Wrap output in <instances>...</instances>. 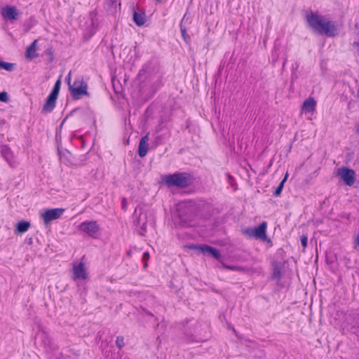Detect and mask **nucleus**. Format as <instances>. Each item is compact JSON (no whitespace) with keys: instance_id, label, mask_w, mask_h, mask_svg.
Masks as SVG:
<instances>
[{"instance_id":"obj_1","label":"nucleus","mask_w":359,"mask_h":359,"mask_svg":"<svg viewBox=\"0 0 359 359\" xmlns=\"http://www.w3.org/2000/svg\"><path fill=\"white\" fill-rule=\"evenodd\" d=\"M306 21L309 27L319 34L327 36H335L338 34L335 22L317 13H311L306 15Z\"/></svg>"},{"instance_id":"obj_2","label":"nucleus","mask_w":359,"mask_h":359,"mask_svg":"<svg viewBox=\"0 0 359 359\" xmlns=\"http://www.w3.org/2000/svg\"><path fill=\"white\" fill-rule=\"evenodd\" d=\"M134 225L139 227V233L144 236L147 232V222H153V215L142 207H137L134 212Z\"/></svg>"},{"instance_id":"obj_3","label":"nucleus","mask_w":359,"mask_h":359,"mask_svg":"<svg viewBox=\"0 0 359 359\" xmlns=\"http://www.w3.org/2000/svg\"><path fill=\"white\" fill-rule=\"evenodd\" d=\"M163 180L169 187H186L191 183L190 175L185 172L165 175Z\"/></svg>"},{"instance_id":"obj_4","label":"nucleus","mask_w":359,"mask_h":359,"mask_svg":"<svg viewBox=\"0 0 359 359\" xmlns=\"http://www.w3.org/2000/svg\"><path fill=\"white\" fill-rule=\"evenodd\" d=\"M342 330L355 336L359 341V313H352L346 316L342 323Z\"/></svg>"},{"instance_id":"obj_5","label":"nucleus","mask_w":359,"mask_h":359,"mask_svg":"<svg viewBox=\"0 0 359 359\" xmlns=\"http://www.w3.org/2000/svg\"><path fill=\"white\" fill-rule=\"evenodd\" d=\"M71 96L74 100H79L83 96L88 95V85L82 78H77L72 85H69Z\"/></svg>"},{"instance_id":"obj_6","label":"nucleus","mask_w":359,"mask_h":359,"mask_svg":"<svg viewBox=\"0 0 359 359\" xmlns=\"http://www.w3.org/2000/svg\"><path fill=\"white\" fill-rule=\"evenodd\" d=\"M78 230L93 238H97L100 232V226L96 221H85L79 224Z\"/></svg>"},{"instance_id":"obj_7","label":"nucleus","mask_w":359,"mask_h":359,"mask_svg":"<svg viewBox=\"0 0 359 359\" xmlns=\"http://www.w3.org/2000/svg\"><path fill=\"white\" fill-rule=\"evenodd\" d=\"M64 208H53L45 210L40 214V217L46 226H48L52 221L60 218L65 212Z\"/></svg>"},{"instance_id":"obj_8","label":"nucleus","mask_w":359,"mask_h":359,"mask_svg":"<svg viewBox=\"0 0 359 359\" xmlns=\"http://www.w3.org/2000/svg\"><path fill=\"white\" fill-rule=\"evenodd\" d=\"M72 279L74 281L86 280L88 277L87 269L83 262L74 263L72 266Z\"/></svg>"},{"instance_id":"obj_9","label":"nucleus","mask_w":359,"mask_h":359,"mask_svg":"<svg viewBox=\"0 0 359 359\" xmlns=\"http://www.w3.org/2000/svg\"><path fill=\"white\" fill-rule=\"evenodd\" d=\"M337 175L348 186H352L355 183V172L353 170L345 167L340 168L337 170Z\"/></svg>"},{"instance_id":"obj_10","label":"nucleus","mask_w":359,"mask_h":359,"mask_svg":"<svg viewBox=\"0 0 359 359\" xmlns=\"http://www.w3.org/2000/svg\"><path fill=\"white\" fill-rule=\"evenodd\" d=\"M1 155L11 168L18 165L14 153L8 145H2L0 147Z\"/></svg>"},{"instance_id":"obj_11","label":"nucleus","mask_w":359,"mask_h":359,"mask_svg":"<svg viewBox=\"0 0 359 359\" xmlns=\"http://www.w3.org/2000/svg\"><path fill=\"white\" fill-rule=\"evenodd\" d=\"M1 14L6 20H15L20 16V12L15 6H6L1 9Z\"/></svg>"},{"instance_id":"obj_12","label":"nucleus","mask_w":359,"mask_h":359,"mask_svg":"<svg viewBox=\"0 0 359 359\" xmlns=\"http://www.w3.org/2000/svg\"><path fill=\"white\" fill-rule=\"evenodd\" d=\"M193 248L200 250L204 255H208L217 260L221 259V255L218 250L208 245H194Z\"/></svg>"},{"instance_id":"obj_13","label":"nucleus","mask_w":359,"mask_h":359,"mask_svg":"<svg viewBox=\"0 0 359 359\" xmlns=\"http://www.w3.org/2000/svg\"><path fill=\"white\" fill-rule=\"evenodd\" d=\"M316 109V102L313 97H309L304 100L302 105V113H311L313 114Z\"/></svg>"},{"instance_id":"obj_14","label":"nucleus","mask_w":359,"mask_h":359,"mask_svg":"<svg viewBox=\"0 0 359 359\" xmlns=\"http://www.w3.org/2000/svg\"><path fill=\"white\" fill-rule=\"evenodd\" d=\"M149 133L141 138L138 146V154L140 157H144L147 155L149 147Z\"/></svg>"},{"instance_id":"obj_15","label":"nucleus","mask_w":359,"mask_h":359,"mask_svg":"<svg viewBox=\"0 0 359 359\" xmlns=\"http://www.w3.org/2000/svg\"><path fill=\"white\" fill-rule=\"evenodd\" d=\"M266 227V222H263L257 227L254 228L255 238L262 241H266L267 238Z\"/></svg>"},{"instance_id":"obj_16","label":"nucleus","mask_w":359,"mask_h":359,"mask_svg":"<svg viewBox=\"0 0 359 359\" xmlns=\"http://www.w3.org/2000/svg\"><path fill=\"white\" fill-rule=\"evenodd\" d=\"M56 100L57 98L48 95L42 107L41 112L43 114L50 113L55 107Z\"/></svg>"},{"instance_id":"obj_17","label":"nucleus","mask_w":359,"mask_h":359,"mask_svg":"<svg viewBox=\"0 0 359 359\" xmlns=\"http://www.w3.org/2000/svg\"><path fill=\"white\" fill-rule=\"evenodd\" d=\"M38 40H34L27 48L25 55L26 57L32 60L38 57V54L36 53V44Z\"/></svg>"},{"instance_id":"obj_18","label":"nucleus","mask_w":359,"mask_h":359,"mask_svg":"<svg viewBox=\"0 0 359 359\" xmlns=\"http://www.w3.org/2000/svg\"><path fill=\"white\" fill-rule=\"evenodd\" d=\"M177 210H178V217H179L180 222L183 224H187L188 218H189V216L186 217L185 215H184V213H185L187 215L188 213V212L189 211V208H187V207H185L183 205H180Z\"/></svg>"},{"instance_id":"obj_19","label":"nucleus","mask_w":359,"mask_h":359,"mask_svg":"<svg viewBox=\"0 0 359 359\" xmlns=\"http://www.w3.org/2000/svg\"><path fill=\"white\" fill-rule=\"evenodd\" d=\"M133 20L137 26H142L146 22L145 13L144 11L138 13L135 11L133 12Z\"/></svg>"},{"instance_id":"obj_20","label":"nucleus","mask_w":359,"mask_h":359,"mask_svg":"<svg viewBox=\"0 0 359 359\" xmlns=\"http://www.w3.org/2000/svg\"><path fill=\"white\" fill-rule=\"evenodd\" d=\"M29 226H30V223L29 222L21 221L17 224L15 231H18V233H25L29 229Z\"/></svg>"},{"instance_id":"obj_21","label":"nucleus","mask_w":359,"mask_h":359,"mask_svg":"<svg viewBox=\"0 0 359 359\" xmlns=\"http://www.w3.org/2000/svg\"><path fill=\"white\" fill-rule=\"evenodd\" d=\"M60 86H61V81L59 79L55 82V83L54 85V87H53L52 91L50 92V93L49 94V95L51 96V97H54L55 98H57V96H58V94H59V92H60Z\"/></svg>"},{"instance_id":"obj_22","label":"nucleus","mask_w":359,"mask_h":359,"mask_svg":"<svg viewBox=\"0 0 359 359\" xmlns=\"http://www.w3.org/2000/svg\"><path fill=\"white\" fill-rule=\"evenodd\" d=\"M287 177H288V174L286 173L285 177L283 178V180L280 182V183L279 184V185L278 186V187L276 188V189L275 190L274 193H273V195L275 196H278L282 190H283V186H284V183L285 182V181L287 180Z\"/></svg>"},{"instance_id":"obj_23","label":"nucleus","mask_w":359,"mask_h":359,"mask_svg":"<svg viewBox=\"0 0 359 359\" xmlns=\"http://www.w3.org/2000/svg\"><path fill=\"white\" fill-rule=\"evenodd\" d=\"M14 66H15L14 63L0 61V68L4 69L6 71H8V72L13 71L14 69Z\"/></svg>"},{"instance_id":"obj_24","label":"nucleus","mask_w":359,"mask_h":359,"mask_svg":"<svg viewBox=\"0 0 359 359\" xmlns=\"http://www.w3.org/2000/svg\"><path fill=\"white\" fill-rule=\"evenodd\" d=\"M224 267L231 271H245L246 269L245 267L241 266H234V265H225Z\"/></svg>"},{"instance_id":"obj_25","label":"nucleus","mask_w":359,"mask_h":359,"mask_svg":"<svg viewBox=\"0 0 359 359\" xmlns=\"http://www.w3.org/2000/svg\"><path fill=\"white\" fill-rule=\"evenodd\" d=\"M116 345L118 348H121L124 346V339L123 337L118 336L116 339Z\"/></svg>"},{"instance_id":"obj_26","label":"nucleus","mask_w":359,"mask_h":359,"mask_svg":"<svg viewBox=\"0 0 359 359\" xmlns=\"http://www.w3.org/2000/svg\"><path fill=\"white\" fill-rule=\"evenodd\" d=\"M243 233L249 237L255 238L254 228H248L243 231Z\"/></svg>"},{"instance_id":"obj_27","label":"nucleus","mask_w":359,"mask_h":359,"mask_svg":"<svg viewBox=\"0 0 359 359\" xmlns=\"http://www.w3.org/2000/svg\"><path fill=\"white\" fill-rule=\"evenodd\" d=\"M8 100V95L6 92L0 93V101L6 102Z\"/></svg>"},{"instance_id":"obj_28","label":"nucleus","mask_w":359,"mask_h":359,"mask_svg":"<svg viewBox=\"0 0 359 359\" xmlns=\"http://www.w3.org/2000/svg\"><path fill=\"white\" fill-rule=\"evenodd\" d=\"M149 259V253L148 252H144L142 255V261L144 262V268H146L147 266V262L148 261Z\"/></svg>"},{"instance_id":"obj_29","label":"nucleus","mask_w":359,"mask_h":359,"mask_svg":"<svg viewBox=\"0 0 359 359\" xmlns=\"http://www.w3.org/2000/svg\"><path fill=\"white\" fill-rule=\"evenodd\" d=\"M353 47L357 55L359 56V39L358 41L353 42Z\"/></svg>"},{"instance_id":"obj_30","label":"nucleus","mask_w":359,"mask_h":359,"mask_svg":"<svg viewBox=\"0 0 359 359\" xmlns=\"http://www.w3.org/2000/svg\"><path fill=\"white\" fill-rule=\"evenodd\" d=\"M307 241L308 238L306 236L303 235L301 236V243L304 248L307 246Z\"/></svg>"},{"instance_id":"obj_31","label":"nucleus","mask_w":359,"mask_h":359,"mask_svg":"<svg viewBox=\"0 0 359 359\" xmlns=\"http://www.w3.org/2000/svg\"><path fill=\"white\" fill-rule=\"evenodd\" d=\"M122 208L126 210L127 208V201L125 198L122 199Z\"/></svg>"},{"instance_id":"obj_32","label":"nucleus","mask_w":359,"mask_h":359,"mask_svg":"<svg viewBox=\"0 0 359 359\" xmlns=\"http://www.w3.org/2000/svg\"><path fill=\"white\" fill-rule=\"evenodd\" d=\"M71 74H72V72H69L66 78V80H67V82L69 86V85H72V83H71Z\"/></svg>"},{"instance_id":"obj_33","label":"nucleus","mask_w":359,"mask_h":359,"mask_svg":"<svg viewBox=\"0 0 359 359\" xmlns=\"http://www.w3.org/2000/svg\"><path fill=\"white\" fill-rule=\"evenodd\" d=\"M355 243L359 246V235L355 237Z\"/></svg>"},{"instance_id":"obj_34","label":"nucleus","mask_w":359,"mask_h":359,"mask_svg":"<svg viewBox=\"0 0 359 359\" xmlns=\"http://www.w3.org/2000/svg\"><path fill=\"white\" fill-rule=\"evenodd\" d=\"M181 32H182V36H184L185 32H186L185 30L183 29H181Z\"/></svg>"},{"instance_id":"obj_35","label":"nucleus","mask_w":359,"mask_h":359,"mask_svg":"<svg viewBox=\"0 0 359 359\" xmlns=\"http://www.w3.org/2000/svg\"><path fill=\"white\" fill-rule=\"evenodd\" d=\"M111 1L112 4H114L116 1V0H111Z\"/></svg>"},{"instance_id":"obj_36","label":"nucleus","mask_w":359,"mask_h":359,"mask_svg":"<svg viewBox=\"0 0 359 359\" xmlns=\"http://www.w3.org/2000/svg\"><path fill=\"white\" fill-rule=\"evenodd\" d=\"M357 132L359 133V125H358V127L357 128Z\"/></svg>"}]
</instances>
